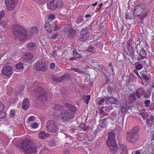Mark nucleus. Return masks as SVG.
<instances>
[{"mask_svg":"<svg viewBox=\"0 0 154 154\" xmlns=\"http://www.w3.org/2000/svg\"><path fill=\"white\" fill-rule=\"evenodd\" d=\"M17 145L18 148L27 154L35 152L37 150L35 145L28 139L20 141Z\"/></svg>","mask_w":154,"mask_h":154,"instance_id":"2","label":"nucleus"},{"mask_svg":"<svg viewBox=\"0 0 154 154\" xmlns=\"http://www.w3.org/2000/svg\"><path fill=\"white\" fill-rule=\"evenodd\" d=\"M108 123V119H105L100 120V126L101 128H104L107 125Z\"/></svg>","mask_w":154,"mask_h":154,"instance_id":"25","label":"nucleus"},{"mask_svg":"<svg viewBox=\"0 0 154 154\" xmlns=\"http://www.w3.org/2000/svg\"><path fill=\"white\" fill-rule=\"evenodd\" d=\"M55 2L56 8H60L63 5V3L61 0H55Z\"/></svg>","mask_w":154,"mask_h":154,"instance_id":"33","label":"nucleus"},{"mask_svg":"<svg viewBox=\"0 0 154 154\" xmlns=\"http://www.w3.org/2000/svg\"><path fill=\"white\" fill-rule=\"evenodd\" d=\"M93 139V136L91 134H89L88 137V139L89 141H91Z\"/></svg>","mask_w":154,"mask_h":154,"instance_id":"58","label":"nucleus"},{"mask_svg":"<svg viewBox=\"0 0 154 154\" xmlns=\"http://www.w3.org/2000/svg\"><path fill=\"white\" fill-rule=\"evenodd\" d=\"M125 19L127 20L135 18V14L131 13H126L125 14Z\"/></svg>","mask_w":154,"mask_h":154,"instance_id":"29","label":"nucleus"},{"mask_svg":"<svg viewBox=\"0 0 154 154\" xmlns=\"http://www.w3.org/2000/svg\"><path fill=\"white\" fill-rule=\"evenodd\" d=\"M143 67V66L140 63L138 64L136 67V69L138 70L141 69Z\"/></svg>","mask_w":154,"mask_h":154,"instance_id":"48","label":"nucleus"},{"mask_svg":"<svg viewBox=\"0 0 154 154\" xmlns=\"http://www.w3.org/2000/svg\"><path fill=\"white\" fill-rule=\"evenodd\" d=\"M146 55V52L143 49L141 48L140 51L139 55L141 59L145 58Z\"/></svg>","mask_w":154,"mask_h":154,"instance_id":"30","label":"nucleus"},{"mask_svg":"<svg viewBox=\"0 0 154 154\" xmlns=\"http://www.w3.org/2000/svg\"><path fill=\"white\" fill-rule=\"evenodd\" d=\"M12 31L16 38L20 40L24 41L28 38L29 36L27 31L21 26L14 24L12 27Z\"/></svg>","mask_w":154,"mask_h":154,"instance_id":"4","label":"nucleus"},{"mask_svg":"<svg viewBox=\"0 0 154 154\" xmlns=\"http://www.w3.org/2000/svg\"><path fill=\"white\" fill-rule=\"evenodd\" d=\"M67 75H65L63 76L57 77V82H61L63 80H66L67 78Z\"/></svg>","mask_w":154,"mask_h":154,"instance_id":"36","label":"nucleus"},{"mask_svg":"<svg viewBox=\"0 0 154 154\" xmlns=\"http://www.w3.org/2000/svg\"><path fill=\"white\" fill-rule=\"evenodd\" d=\"M141 80H145L147 83H148L150 81V79L148 76L144 74H142L141 77H140Z\"/></svg>","mask_w":154,"mask_h":154,"instance_id":"32","label":"nucleus"},{"mask_svg":"<svg viewBox=\"0 0 154 154\" xmlns=\"http://www.w3.org/2000/svg\"><path fill=\"white\" fill-rule=\"evenodd\" d=\"M104 99L103 98L100 99L99 100L98 103V104L100 105H101L102 104V103H103L104 102Z\"/></svg>","mask_w":154,"mask_h":154,"instance_id":"55","label":"nucleus"},{"mask_svg":"<svg viewBox=\"0 0 154 154\" xmlns=\"http://www.w3.org/2000/svg\"><path fill=\"white\" fill-rule=\"evenodd\" d=\"M73 56L77 57L80 58L82 57V56L80 55L76 50L73 51Z\"/></svg>","mask_w":154,"mask_h":154,"instance_id":"40","label":"nucleus"},{"mask_svg":"<svg viewBox=\"0 0 154 154\" xmlns=\"http://www.w3.org/2000/svg\"><path fill=\"white\" fill-rule=\"evenodd\" d=\"M48 144L49 145L53 147L55 146L56 145L55 143L53 140H51L48 142Z\"/></svg>","mask_w":154,"mask_h":154,"instance_id":"43","label":"nucleus"},{"mask_svg":"<svg viewBox=\"0 0 154 154\" xmlns=\"http://www.w3.org/2000/svg\"><path fill=\"white\" fill-rule=\"evenodd\" d=\"M106 100L112 104H117L119 103L118 100L113 97H108L106 98Z\"/></svg>","mask_w":154,"mask_h":154,"instance_id":"26","label":"nucleus"},{"mask_svg":"<svg viewBox=\"0 0 154 154\" xmlns=\"http://www.w3.org/2000/svg\"><path fill=\"white\" fill-rule=\"evenodd\" d=\"M128 51L127 54L129 56L133 57L134 56L133 48L135 47L138 50L140 48L139 43L138 42H134L132 39L129 40L126 44Z\"/></svg>","mask_w":154,"mask_h":154,"instance_id":"6","label":"nucleus"},{"mask_svg":"<svg viewBox=\"0 0 154 154\" xmlns=\"http://www.w3.org/2000/svg\"><path fill=\"white\" fill-rule=\"evenodd\" d=\"M58 34L57 33H55L51 37V39H55L57 38L58 37Z\"/></svg>","mask_w":154,"mask_h":154,"instance_id":"56","label":"nucleus"},{"mask_svg":"<svg viewBox=\"0 0 154 154\" xmlns=\"http://www.w3.org/2000/svg\"><path fill=\"white\" fill-rule=\"evenodd\" d=\"M52 26L54 28V30L56 31L59 30L60 29V27L55 23L52 24Z\"/></svg>","mask_w":154,"mask_h":154,"instance_id":"45","label":"nucleus"},{"mask_svg":"<svg viewBox=\"0 0 154 154\" xmlns=\"http://www.w3.org/2000/svg\"><path fill=\"white\" fill-rule=\"evenodd\" d=\"M146 13H144L143 12V13L141 14V15H140V19L141 20H143V19L146 17Z\"/></svg>","mask_w":154,"mask_h":154,"instance_id":"46","label":"nucleus"},{"mask_svg":"<svg viewBox=\"0 0 154 154\" xmlns=\"http://www.w3.org/2000/svg\"><path fill=\"white\" fill-rule=\"evenodd\" d=\"M12 69L9 66H6L3 68L2 69V73L5 75H10L12 74Z\"/></svg>","mask_w":154,"mask_h":154,"instance_id":"15","label":"nucleus"},{"mask_svg":"<svg viewBox=\"0 0 154 154\" xmlns=\"http://www.w3.org/2000/svg\"><path fill=\"white\" fill-rule=\"evenodd\" d=\"M35 117L33 116H32L30 117L28 119V121L29 122H31V121H33L35 120Z\"/></svg>","mask_w":154,"mask_h":154,"instance_id":"50","label":"nucleus"},{"mask_svg":"<svg viewBox=\"0 0 154 154\" xmlns=\"http://www.w3.org/2000/svg\"><path fill=\"white\" fill-rule=\"evenodd\" d=\"M34 67L37 71L45 72L47 69V66L44 59H39L34 64Z\"/></svg>","mask_w":154,"mask_h":154,"instance_id":"7","label":"nucleus"},{"mask_svg":"<svg viewBox=\"0 0 154 154\" xmlns=\"http://www.w3.org/2000/svg\"><path fill=\"white\" fill-rule=\"evenodd\" d=\"M61 95L62 97H66L68 96L67 94L65 92H62Z\"/></svg>","mask_w":154,"mask_h":154,"instance_id":"64","label":"nucleus"},{"mask_svg":"<svg viewBox=\"0 0 154 154\" xmlns=\"http://www.w3.org/2000/svg\"><path fill=\"white\" fill-rule=\"evenodd\" d=\"M87 50L88 51L91 52L92 54H94L96 51V48H94L92 45L89 46Z\"/></svg>","mask_w":154,"mask_h":154,"instance_id":"34","label":"nucleus"},{"mask_svg":"<svg viewBox=\"0 0 154 154\" xmlns=\"http://www.w3.org/2000/svg\"><path fill=\"white\" fill-rule=\"evenodd\" d=\"M44 26L45 30L49 33H52V31L51 28L50 24L48 22H46Z\"/></svg>","mask_w":154,"mask_h":154,"instance_id":"27","label":"nucleus"},{"mask_svg":"<svg viewBox=\"0 0 154 154\" xmlns=\"http://www.w3.org/2000/svg\"><path fill=\"white\" fill-rule=\"evenodd\" d=\"M64 31L66 34L70 37H73L75 34V31L71 29L69 26H66L65 28Z\"/></svg>","mask_w":154,"mask_h":154,"instance_id":"14","label":"nucleus"},{"mask_svg":"<svg viewBox=\"0 0 154 154\" xmlns=\"http://www.w3.org/2000/svg\"><path fill=\"white\" fill-rule=\"evenodd\" d=\"M103 109L100 110V114H102L103 115H108V114H106L104 112V111L109 112L112 109V106L111 105H108L106 106L105 107H103Z\"/></svg>","mask_w":154,"mask_h":154,"instance_id":"19","label":"nucleus"},{"mask_svg":"<svg viewBox=\"0 0 154 154\" xmlns=\"http://www.w3.org/2000/svg\"><path fill=\"white\" fill-rule=\"evenodd\" d=\"M23 67V64L22 63H19L16 66V68L18 69H22Z\"/></svg>","mask_w":154,"mask_h":154,"instance_id":"44","label":"nucleus"},{"mask_svg":"<svg viewBox=\"0 0 154 154\" xmlns=\"http://www.w3.org/2000/svg\"><path fill=\"white\" fill-rule=\"evenodd\" d=\"M48 134L45 133L44 131L40 132L38 135V137L41 139H43L47 137Z\"/></svg>","mask_w":154,"mask_h":154,"instance_id":"31","label":"nucleus"},{"mask_svg":"<svg viewBox=\"0 0 154 154\" xmlns=\"http://www.w3.org/2000/svg\"><path fill=\"white\" fill-rule=\"evenodd\" d=\"M55 64L54 63H52L50 64V67L52 69H54L55 68Z\"/></svg>","mask_w":154,"mask_h":154,"instance_id":"62","label":"nucleus"},{"mask_svg":"<svg viewBox=\"0 0 154 154\" xmlns=\"http://www.w3.org/2000/svg\"><path fill=\"white\" fill-rule=\"evenodd\" d=\"M127 141L128 142L135 143L139 139L138 135L137 133H134L133 131H128L126 134Z\"/></svg>","mask_w":154,"mask_h":154,"instance_id":"9","label":"nucleus"},{"mask_svg":"<svg viewBox=\"0 0 154 154\" xmlns=\"http://www.w3.org/2000/svg\"><path fill=\"white\" fill-rule=\"evenodd\" d=\"M129 77L130 79H131L133 80H134L136 79L134 76L131 73L130 74L129 76Z\"/></svg>","mask_w":154,"mask_h":154,"instance_id":"59","label":"nucleus"},{"mask_svg":"<svg viewBox=\"0 0 154 154\" xmlns=\"http://www.w3.org/2000/svg\"><path fill=\"white\" fill-rule=\"evenodd\" d=\"M154 119V116L151 115L149 118L147 119L146 123L145 128L149 127L150 125L151 126Z\"/></svg>","mask_w":154,"mask_h":154,"instance_id":"20","label":"nucleus"},{"mask_svg":"<svg viewBox=\"0 0 154 154\" xmlns=\"http://www.w3.org/2000/svg\"><path fill=\"white\" fill-rule=\"evenodd\" d=\"M89 34L86 29H82L80 32L79 40L80 41H85L89 38Z\"/></svg>","mask_w":154,"mask_h":154,"instance_id":"10","label":"nucleus"},{"mask_svg":"<svg viewBox=\"0 0 154 154\" xmlns=\"http://www.w3.org/2000/svg\"><path fill=\"white\" fill-rule=\"evenodd\" d=\"M30 30L32 34L34 33L36 34L38 32V28L36 27H32L31 29Z\"/></svg>","mask_w":154,"mask_h":154,"instance_id":"38","label":"nucleus"},{"mask_svg":"<svg viewBox=\"0 0 154 154\" xmlns=\"http://www.w3.org/2000/svg\"><path fill=\"white\" fill-rule=\"evenodd\" d=\"M46 128L48 131L53 133H57L59 129L58 126L52 120L48 121L46 123Z\"/></svg>","mask_w":154,"mask_h":154,"instance_id":"8","label":"nucleus"},{"mask_svg":"<svg viewBox=\"0 0 154 154\" xmlns=\"http://www.w3.org/2000/svg\"><path fill=\"white\" fill-rule=\"evenodd\" d=\"M144 94V97L146 99L149 98L150 96V94L149 93V94H146L145 93V94Z\"/></svg>","mask_w":154,"mask_h":154,"instance_id":"57","label":"nucleus"},{"mask_svg":"<svg viewBox=\"0 0 154 154\" xmlns=\"http://www.w3.org/2000/svg\"><path fill=\"white\" fill-rule=\"evenodd\" d=\"M32 127L33 128H36L38 126V124L36 123H35L31 125Z\"/></svg>","mask_w":154,"mask_h":154,"instance_id":"60","label":"nucleus"},{"mask_svg":"<svg viewBox=\"0 0 154 154\" xmlns=\"http://www.w3.org/2000/svg\"><path fill=\"white\" fill-rule=\"evenodd\" d=\"M71 70L72 71H74L77 72H79L81 73H82L83 72V71H81L79 69L76 68H72L71 69Z\"/></svg>","mask_w":154,"mask_h":154,"instance_id":"42","label":"nucleus"},{"mask_svg":"<svg viewBox=\"0 0 154 154\" xmlns=\"http://www.w3.org/2000/svg\"><path fill=\"white\" fill-rule=\"evenodd\" d=\"M82 99L85 101V103L88 104L89 103V101L90 99V97L89 95H84L82 97Z\"/></svg>","mask_w":154,"mask_h":154,"instance_id":"37","label":"nucleus"},{"mask_svg":"<svg viewBox=\"0 0 154 154\" xmlns=\"http://www.w3.org/2000/svg\"><path fill=\"white\" fill-rule=\"evenodd\" d=\"M145 92L146 91L143 88H139L136 90L135 91V95L137 98L140 99L143 94H145Z\"/></svg>","mask_w":154,"mask_h":154,"instance_id":"16","label":"nucleus"},{"mask_svg":"<svg viewBox=\"0 0 154 154\" xmlns=\"http://www.w3.org/2000/svg\"><path fill=\"white\" fill-rule=\"evenodd\" d=\"M65 106L67 110H62L60 117V120L64 122H68L73 118L75 116V112L77 110L75 106L69 103H66Z\"/></svg>","mask_w":154,"mask_h":154,"instance_id":"1","label":"nucleus"},{"mask_svg":"<svg viewBox=\"0 0 154 154\" xmlns=\"http://www.w3.org/2000/svg\"><path fill=\"white\" fill-rule=\"evenodd\" d=\"M33 57L32 54L29 53H26L23 57V59L25 62H27L30 61Z\"/></svg>","mask_w":154,"mask_h":154,"instance_id":"23","label":"nucleus"},{"mask_svg":"<svg viewBox=\"0 0 154 154\" xmlns=\"http://www.w3.org/2000/svg\"><path fill=\"white\" fill-rule=\"evenodd\" d=\"M115 139V135L114 132H111L108 134L106 141L107 145L113 153L116 152L118 149Z\"/></svg>","mask_w":154,"mask_h":154,"instance_id":"5","label":"nucleus"},{"mask_svg":"<svg viewBox=\"0 0 154 154\" xmlns=\"http://www.w3.org/2000/svg\"><path fill=\"white\" fill-rule=\"evenodd\" d=\"M5 108L4 105L0 102V112L2 111Z\"/></svg>","mask_w":154,"mask_h":154,"instance_id":"54","label":"nucleus"},{"mask_svg":"<svg viewBox=\"0 0 154 154\" xmlns=\"http://www.w3.org/2000/svg\"><path fill=\"white\" fill-rule=\"evenodd\" d=\"M82 20L83 19L82 18V17L81 16H79L78 17L76 22L77 23L79 24V23H81L82 21Z\"/></svg>","mask_w":154,"mask_h":154,"instance_id":"47","label":"nucleus"},{"mask_svg":"<svg viewBox=\"0 0 154 154\" xmlns=\"http://www.w3.org/2000/svg\"><path fill=\"white\" fill-rule=\"evenodd\" d=\"M139 32L140 34L145 33L146 32V26L143 23L142 21L139 22Z\"/></svg>","mask_w":154,"mask_h":154,"instance_id":"17","label":"nucleus"},{"mask_svg":"<svg viewBox=\"0 0 154 154\" xmlns=\"http://www.w3.org/2000/svg\"><path fill=\"white\" fill-rule=\"evenodd\" d=\"M30 103L28 99H25L24 100L23 103L22 107L24 110H27L29 106Z\"/></svg>","mask_w":154,"mask_h":154,"instance_id":"21","label":"nucleus"},{"mask_svg":"<svg viewBox=\"0 0 154 154\" xmlns=\"http://www.w3.org/2000/svg\"><path fill=\"white\" fill-rule=\"evenodd\" d=\"M55 17V15L54 14H51L49 15L48 17V19L50 20H52Z\"/></svg>","mask_w":154,"mask_h":154,"instance_id":"53","label":"nucleus"},{"mask_svg":"<svg viewBox=\"0 0 154 154\" xmlns=\"http://www.w3.org/2000/svg\"><path fill=\"white\" fill-rule=\"evenodd\" d=\"M5 13L4 12V11L3 10L0 12V17L2 18V17L5 16Z\"/></svg>","mask_w":154,"mask_h":154,"instance_id":"61","label":"nucleus"},{"mask_svg":"<svg viewBox=\"0 0 154 154\" xmlns=\"http://www.w3.org/2000/svg\"><path fill=\"white\" fill-rule=\"evenodd\" d=\"M144 103L146 107H148L149 106L150 104V101L149 100H146L144 101Z\"/></svg>","mask_w":154,"mask_h":154,"instance_id":"49","label":"nucleus"},{"mask_svg":"<svg viewBox=\"0 0 154 154\" xmlns=\"http://www.w3.org/2000/svg\"><path fill=\"white\" fill-rule=\"evenodd\" d=\"M79 127L85 131H87L90 128V127L89 126L85 127V125L84 123H82L79 125Z\"/></svg>","mask_w":154,"mask_h":154,"instance_id":"35","label":"nucleus"},{"mask_svg":"<svg viewBox=\"0 0 154 154\" xmlns=\"http://www.w3.org/2000/svg\"><path fill=\"white\" fill-rule=\"evenodd\" d=\"M63 108V107L59 104H55L54 106V109L56 110H60Z\"/></svg>","mask_w":154,"mask_h":154,"instance_id":"39","label":"nucleus"},{"mask_svg":"<svg viewBox=\"0 0 154 154\" xmlns=\"http://www.w3.org/2000/svg\"><path fill=\"white\" fill-rule=\"evenodd\" d=\"M129 107V103L125 100L122 101L121 104V111L122 113H125Z\"/></svg>","mask_w":154,"mask_h":154,"instance_id":"13","label":"nucleus"},{"mask_svg":"<svg viewBox=\"0 0 154 154\" xmlns=\"http://www.w3.org/2000/svg\"><path fill=\"white\" fill-rule=\"evenodd\" d=\"M120 152L121 154H127V151L126 146L124 145H121L120 146L119 148Z\"/></svg>","mask_w":154,"mask_h":154,"instance_id":"24","label":"nucleus"},{"mask_svg":"<svg viewBox=\"0 0 154 154\" xmlns=\"http://www.w3.org/2000/svg\"><path fill=\"white\" fill-rule=\"evenodd\" d=\"M6 116V113L5 112H0V119Z\"/></svg>","mask_w":154,"mask_h":154,"instance_id":"52","label":"nucleus"},{"mask_svg":"<svg viewBox=\"0 0 154 154\" xmlns=\"http://www.w3.org/2000/svg\"><path fill=\"white\" fill-rule=\"evenodd\" d=\"M32 94L36 98L40 100L43 105L50 100L46 91L40 86L36 87L32 91Z\"/></svg>","mask_w":154,"mask_h":154,"instance_id":"3","label":"nucleus"},{"mask_svg":"<svg viewBox=\"0 0 154 154\" xmlns=\"http://www.w3.org/2000/svg\"><path fill=\"white\" fill-rule=\"evenodd\" d=\"M15 115V111L11 109L10 111V116L11 117H12Z\"/></svg>","mask_w":154,"mask_h":154,"instance_id":"51","label":"nucleus"},{"mask_svg":"<svg viewBox=\"0 0 154 154\" xmlns=\"http://www.w3.org/2000/svg\"><path fill=\"white\" fill-rule=\"evenodd\" d=\"M140 115L143 119H145L149 116L148 113L146 112L144 109H141L140 112Z\"/></svg>","mask_w":154,"mask_h":154,"instance_id":"22","label":"nucleus"},{"mask_svg":"<svg viewBox=\"0 0 154 154\" xmlns=\"http://www.w3.org/2000/svg\"><path fill=\"white\" fill-rule=\"evenodd\" d=\"M27 48L30 50H33L37 48V46L36 44L34 42H30L27 45Z\"/></svg>","mask_w":154,"mask_h":154,"instance_id":"28","label":"nucleus"},{"mask_svg":"<svg viewBox=\"0 0 154 154\" xmlns=\"http://www.w3.org/2000/svg\"><path fill=\"white\" fill-rule=\"evenodd\" d=\"M149 147L151 148V152H153V151L154 149V145L152 144H151Z\"/></svg>","mask_w":154,"mask_h":154,"instance_id":"63","label":"nucleus"},{"mask_svg":"<svg viewBox=\"0 0 154 154\" xmlns=\"http://www.w3.org/2000/svg\"><path fill=\"white\" fill-rule=\"evenodd\" d=\"M139 129L138 127L137 126H134L132 129V131H133L134 133H137V135H138V132L139 131Z\"/></svg>","mask_w":154,"mask_h":154,"instance_id":"41","label":"nucleus"},{"mask_svg":"<svg viewBox=\"0 0 154 154\" xmlns=\"http://www.w3.org/2000/svg\"><path fill=\"white\" fill-rule=\"evenodd\" d=\"M142 5H137L134 7L131 11L133 14L137 16H140L143 13V8Z\"/></svg>","mask_w":154,"mask_h":154,"instance_id":"11","label":"nucleus"},{"mask_svg":"<svg viewBox=\"0 0 154 154\" xmlns=\"http://www.w3.org/2000/svg\"><path fill=\"white\" fill-rule=\"evenodd\" d=\"M55 0H52L47 3L48 8L51 10H54L56 8V5H55Z\"/></svg>","mask_w":154,"mask_h":154,"instance_id":"18","label":"nucleus"},{"mask_svg":"<svg viewBox=\"0 0 154 154\" xmlns=\"http://www.w3.org/2000/svg\"><path fill=\"white\" fill-rule=\"evenodd\" d=\"M17 0H5V4L9 10L14 9L16 5Z\"/></svg>","mask_w":154,"mask_h":154,"instance_id":"12","label":"nucleus"}]
</instances>
